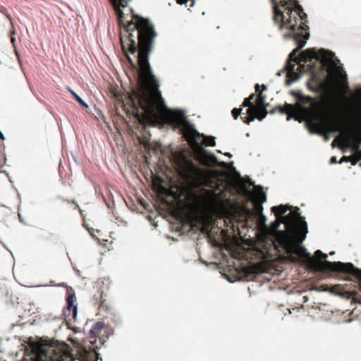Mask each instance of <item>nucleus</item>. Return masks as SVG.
I'll return each mask as SVG.
<instances>
[{
	"mask_svg": "<svg viewBox=\"0 0 361 361\" xmlns=\"http://www.w3.org/2000/svg\"><path fill=\"white\" fill-rule=\"evenodd\" d=\"M130 0H110L123 27L120 33L121 48L124 53L151 54L157 37L154 25L148 19L134 13L133 8L130 19H127L121 8H126Z\"/></svg>",
	"mask_w": 361,
	"mask_h": 361,
	"instance_id": "f257e3e1",
	"label": "nucleus"
},
{
	"mask_svg": "<svg viewBox=\"0 0 361 361\" xmlns=\"http://www.w3.org/2000/svg\"><path fill=\"white\" fill-rule=\"evenodd\" d=\"M184 176L200 185L213 189L205 190L206 202L209 209L219 218H230L233 216L230 207L232 202L227 197L230 189L225 183L219 181L214 171H207L196 166L191 159H184L181 164Z\"/></svg>",
	"mask_w": 361,
	"mask_h": 361,
	"instance_id": "f03ea898",
	"label": "nucleus"
},
{
	"mask_svg": "<svg viewBox=\"0 0 361 361\" xmlns=\"http://www.w3.org/2000/svg\"><path fill=\"white\" fill-rule=\"evenodd\" d=\"M307 23L301 21L298 23H293L292 25H294L293 28H286L289 30V32L285 34L284 37L293 38L298 45L297 48L289 54L286 62L287 77H290L291 75L297 76V74L294 72L295 63L301 61L307 63L311 62L313 59L321 60L324 66L332 63L334 54L324 49L317 51L314 48L307 49L301 52L300 58L297 57V53L305 45L310 37L309 27Z\"/></svg>",
	"mask_w": 361,
	"mask_h": 361,
	"instance_id": "7ed1b4c3",
	"label": "nucleus"
},
{
	"mask_svg": "<svg viewBox=\"0 0 361 361\" xmlns=\"http://www.w3.org/2000/svg\"><path fill=\"white\" fill-rule=\"evenodd\" d=\"M293 95L297 100L295 105L286 103L284 106H277L271 111V114L278 111L281 114L287 115V121L292 118L297 121L304 119L317 129L322 128L326 114L322 102L300 92H293Z\"/></svg>",
	"mask_w": 361,
	"mask_h": 361,
	"instance_id": "20e7f679",
	"label": "nucleus"
},
{
	"mask_svg": "<svg viewBox=\"0 0 361 361\" xmlns=\"http://www.w3.org/2000/svg\"><path fill=\"white\" fill-rule=\"evenodd\" d=\"M283 223L286 231H279L276 240L287 254L298 253L304 255L305 247L300 244L305 239L308 232L305 218L301 216L299 209L294 210L283 217Z\"/></svg>",
	"mask_w": 361,
	"mask_h": 361,
	"instance_id": "39448f33",
	"label": "nucleus"
},
{
	"mask_svg": "<svg viewBox=\"0 0 361 361\" xmlns=\"http://www.w3.org/2000/svg\"><path fill=\"white\" fill-rule=\"evenodd\" d=\"M354 118L355 115L349 109H345L344 114L334 118H330L326 114L322 127L318 130H326L331 133L341 132L342 135L336 137L332 142V145L334 146L336 141L339 140L340 147H343V145L351 147L355 152L359 150L361 144V132L355 126Z\"/></svg>",
	"mask_w": 361,
	"mask_h": 361,
	"instance_id": "423d86ee",
	"label": "nucleus"
},
{
	"mask_svg": "<svg viewBox=\"0 0 361 361\" xmlns=\"http://www.w3.org/2000/svg\"><path fill=\"white\" fill-rule=\"evenodd\" d=\"M305 254L300 255L298 253L287 254L288 258L290 261L295 262L297 261L295 256L300 258H304L307 259V265L311 269L324 272H336L343 274H349L354 276L357 281V285L359 289L361 291V269L355 267L351 263H343L341 262H329L326 260L327 255L323 253L321 250H317L314 252L315 257L318 259H315L310 257L305 249Z\"/></svg>",
	"mask_w": 361,
	"mask_h": 361,
	"instance_id": "0eeeda50",
	"label": "nucleus"
},
{
	"mask_svg": "<svg viewBox=\"0 0 361 361\" xmlns=\"http://www.w3.org/2000/svg\"><path fill=\"white\" fill-rule=\"evenodd\" d=\"M162 119L164 123L171 126L174 130L180 129L185 139L194 145L200 146V140L203 137V145L205 146L214 147L216 145L215 138L212 136H205L198 133L193 126L187 121L183 111L175 109H166L162 114Z\"/></svg>",
	"mask_w": 361,
	"mask_h": 361,
	"instance_id": "6e6552de",
	"label": "nucleus"
},
{
	"mask_svg": "<svg viewBox=\"0 0 361 361\" xmlns=\"http://www.w3.org/2000/svg\"><path fill=\"white\" fill-rule=\"evenodd\" d=\"M273 20L279 29L293 28V23L307 22V16L297 0H271Z\"/></svg>",
	"mask_w": 361,
	"mask_h": 361,
	"instance_id": "1a4fd4ad",
	"label": "nucleus"
},
{
	"mask_svg": "<svg viewBox=\"0 0 361 361\" xmlns=\"http://www.w3.org/2000/svg\"><path fill=\"white\" fill-rule=\"evenodd\" d=\"M109 337V329L105 326L103 322H97L91 330L90 331V343L89 349L96 351L102 346Z\"/></svg>",
	"mask_w": 361,
	"mask_h": 361,
	"instance_id": "9d476101",
	"label": "nucleus"
},
{
	"mask_svg": "<svg viewBox=\"0 0 361 361\" xmlns=\"http://www.w3.org/2000/svg\"><path fill=\"white\" fill-rule=\"evenodd\" d=\"M66 307L63 310V315L67 322L76 321L77 306L74 305L75 295L72 288L67 290Z\"/></svg>",
	"mask_w": 361,
	"mask_h": 361,
	"instance_id": "9b49d317",
	"label": "nucleus"
},
{
	"mask_svg": "<svg viewBox=\"0 0 361 361\" xmlns=\"http://www.w3.org/2000/svg\"><path fill=\"white\" fill-rule=\"evenodd\" d=\"M267 106H255L252 109H247L246 111V115L241 116V119L246 124H250L255 118L259 121H262L267 115Z\"/></svg>",
	"mask_w": 361,
	"mask_h": 361,
	"instance_id": "f8f14e48",
	"label": "nucleus"
},
{
	"mask_svg": "<svg viewBox=\"0 0 361 361\" xmlns=\"http://www.w3.org/2000/svg\"><path fill=\"white\" fill-rule=\"evenodd\" d=\"M256 189L257 191L252 195V202L256 213L260 215L262 214V204L267 200V196L261 186H257Z\"/></svg>",
	"mask_w": 361,
	"mask_h": 361,
	"instance_id": "ddd939ff",
	"label": "nucleus"
},
{
	"mask_svg": "<svg viewBox=\"0 0 361 361\" xmlns=\"http://www.w3.org/2000/svg\"><path fill=\"white\" fill-rule=\"evenodd\" d=\"M197 158L202 165L207 166H213L217 164V159L213 154H210L205 151L203 148L200 147Z\"/></svg>",
	"mask_w": 361,
	"mask_h": 361,
	"instance_id": "4468645a",
	"label": "nucleus"
},
{
	"mask_svg": "<svg viewBox=\"0 0 361 361\" xmlns=\"http://www.w3.org/2000/svg\"><path fill=\"white\" fill-rule=\"evenodd\" d=\"M290 209V207L287 205L281 204L279 206H275L271 208V212L274 213L275 216L277 219H281V221L283 222V217L285 213Z\"/></svg>",
	"mask_w": 361,
	"mask_h": 361,
	"instance_id": "2eb2a0df",
	"label": "nucleus"
},
{
	"mask_svg": "<svg viewBox=\"0 0 361 361\" xmlns=\"http://www.w3.org/2000/svg\"><path fill=\"white\" fill-rule=\"evenodd\" d=\"M255 106H267L266 104V96L263 94L262 92H259L255 99Z\"/></svg>",
	"mask_w": 361,
	"mask_h": 361,
	"instance_id": "dca6fc26",
	"label": "nucleus"
},
{
	"mask_svg": "<svg viewBox=\"0 0 361 361\" xmlns=\"http://www.w3.org/2000/svg\"><path fill=\"white\" fill-rule=\"evenodd\" d=\"M69 92L71 93V94L73 96V97L75 99V100L82 106L87 107V104L71 88H68Z\"/></svg>",
	"mask_w": 361,
	"mask_h": 361,
	"instance_id": "f3484780",
	"label": "nucleus"
},
{
	"mask_svg": "<svg viewBox=\"0 0 361 361\" xmlns=\"http://www.w3.org/2000/svg\"><path fill=\"white\" fill-rule=\"evenodd\" d=\"M242 106L244 107H249L248 109H252L255 108V104L253 103V102H250V99L245 98L243 102Z\"/></svg>",
	"mask_w": 361,
	"mask_h": 361,
	"instance_id": "a211bd4d",
	"label": "nucleus"
},
{
	"mask_svg": "<svg viewBox=\"0 0 361 361\" xmlns=\"http://www.w3.org/2000/svg\"><path fill=\"white\" fill-rule=\"evenodd\" d=\"M231 113L233 118L237 119L238 116L242 114V108H234Z\"/></svg>",
	"mask_w": 361,
	"mask_h": 361,
	"instance_id": "6ab92c4d",
	"label": "nucleus"
},
{
	"mask_svg": "<svg viewBox=\"0 0 361 361\" xmlns=\"http://www.w3.org/2000/svg\"><path fill=\"white\" fill-rule=\"evenodd\" d=\"M352 297H353V300L355 302H358V303L361 304V295L360 294H359L358 293L355 291L352 293Z\"/></svg>",
	"mask_w": 361,
	"mask_h": 361,
	"instance_id": "aec40b11",
	"label": "nucleus"
},
{
	"mask_svg": "<svg viewBox=\"0 0 361 361\" xmlns=\"http://www.w3.org/2000/svg\"><path fill=\"white\" fill-rule=\"evenodd\" d=\"M11 42L13 45V47L14 49V51H15V54H16V56H17L18 59L20 60V55L17 51V49H16V39L14 37H11Z\"/></svg>",
	"mask_w": 361,
	"mask_h": 361,
	"instance_id": "412c9836",
	"label": "nucleus"
},
{
	"mask_svg": "<svg viewBox=\"0 0 361 361\" xmlns=\"http://www.w3.org/2000/svg\"><path fill=\"white\" fill-rule=\"evenodd\" d=\"M67 202H68V203H71V204H75V208H77V209L79 210L80 214L82 216H83V210H82V209H80V206L78 205V204L76 202V201H75V200H71V201H70V200H67Z\"/></svg>",
	"mask_w": 361,
	"mask_h": 361,
	"instance_id": "4be33fe9",
	"label": "nucleus"
},
{
	"mask_svg": "<svg viewBox=\"0 0 361 361\" xmlns=\"http://www.w3.org/2000/svg\"><path fill=\"white\" fill-rule=\"evenodd\" d=\"M350 161H351L350 156H343L340 159L339 163L342 164L343 162H350Z\"/></svg>",
	"mask_w": 361,
	"mask_h": 361,
	"instance_id": "5701e85b",
	"label": "nucleus"
},
{
	"mask_svg": "<svg viewBox=\"0 0 361 361\" xmlns=\"http://www.w3.org/2000/svg\"><path fill=\"white\" fill-rule=\"evenodd\" d=\"M351 157V161H350V162L351 163L352 165L355 166L357 164V163L359 161V160L357 159V158L356 157V156L355 154L350 156Z\"/></svg>",
	"mask_w": 361,
	"mask_h": 361,
	"instance_id": "b1692460",
	"label": "nucleus"
},
{
	"mask_svg": "<svg viewBox=\"0 0 361 361\" xmlns=\"http://www.w3.org/2000/svg\"><path fill=\"white\" fill-rule=\"evenodd\" d=\"M354 154L356 156L359 161L361 160V150H357V152H355Z\"/></svg>",
	"mask_w": 361,
	"mask_h": 361,
	"instance_id": "393cba45",
	"label": "nucleus"
},
{
	"mask_svg": "<svg viewBox=\"0 0 361 361\" xmlns=\"http://www.w3.org/2000/svg\"><path fill=\"white\" fill-rule=\"evenodd\" d=\"M247 99H250V102H252L253 100L255 101V99H256L255 94L254 93H252Z\"/></svg>",
	"mask_w": 361,
	"mask_h": 361,
	"instance_id": "a878e982",
	"label": "nucleus"
},
{
	"mask_svg": "<svg viewBox=\"0 0 361 361\" xmlns=\"http://www.w3.org/2000/svg\"><path fill=\"white\" fill-rule=\"evenodd\" d=\"M330 164H336L338 161H337V159H336V157H332L331 159H330Z\"/></svg>",
	"mask_w": 361,
	"mask_h": 361,
	"instance_id": "bb28decb",
	"label": "nucleus"
},
{
	"mask_svg": "<svg viewBox=\"0 0 361 361\" xmlns=\"http://www.w3.org/2000/svg\"><path fill=\"white\" fill-rule=\"evenodd\" d=\"M16 34V30H15V28H14V26L13 25L12 26V30L10 31V37H13V35Z\"/></svg>",
	"mask_w": 361,
	"mask_h": 361,
	"instance_id": "cd10ccee",
	"label": "nucleus"
},
{
	"mask_svg": "<svg viewBox=\"0 0 361 361\" xmlns=\"http://www.w3.org/2000/svg\"><path fill=\"white\" fill-rule=\"evenodd\" d=\"M6 18L9 20V21H10V23L11 24V26H13V19H12L11 15L10 14H6Z\"/></svg>",
	"mask_w": 361,
	"mask_h": 361,
	"instance_id": "c85d7f7f",
	"label": "nucleus"
},
{
	"mask_svg": "<svg viewBox=\"0 0 361 361\" xmlns=\"http://www.w3.org/2000/svg\"><path fill=\"white\" fill-rule=\"evenodd\" d=\"M189 0H177V2L180 4H185Z\"/></svg>",
	"mask_w": 361,
	"mask_h": 361,
	"instance_id": "c756f323",
	"label": "nucleus"
},
{
	"mask_svg": "<svg viewBox=\"0 0 361 361\" xmlns=\"http://www.w3.org/2000/svg\"><path fill=\"white\" fill-rule=\"evenodd\" d=\"M126 56H127V59H128V61L130 62V64H133V60L126 54Z\"/></svg>",
	"mask_w": 361,
	"mask_h": 361,
	"instance_id": "7c9ffc66",
	"label": "nucleus"
},
{
	"mask_svg": "<svg viewBox=\"0 0 361 361\" xmlns=\"http://www.w3.org/2000/svg\"><path fill=\"white\" fill-rule=\"evenodd\" d=\"M259 87H260V86H259V84H256V85H255V90H256V92H259Z\"/></svg>",
	"mask_w": 361,
	"mask_h": 361,
	"instance_id": "2f4dec72",
	"label": "nucleus"
},
{
	"mask_svg": "<svg viewBox=\"0 0 361 361\" xmlns=\"http://www.w3.org/2000/svg\"><path fill=\"white\" fill-rule=\"evenodd\" d=\"M66 358L69 360L68 361H73V358L71 357L66 356ZM61 361H65V360L62 357Z\"/></svg>",
	"mask_w": 361,
	"mask_h": 361,
	"instance_id": "473e14b6",
	"label": "nucleus"
},
{
	"mask_svg": "<svg viewBox=\"0 0 361 361\" xmlns=\"http://www.w3.org/2000/svg\"><path fill=\"white\" fill-rule=\"evenodd\" d=\"M0 139L4 140V136L3 133L1 131H0Z\"/></svg>",
	"mask_w": 361,
	"mask_h": 361,
	"instance_id": "72a5a7b5",
	"label": "nucleus"
},
{
	"mask_svg": "<svg viewBox=\"0 0 361 361\" xmlns=\"http://www.w3.org/2000/svg\"><path fill=\"white\" fill-rule=\"evenodd\" d=\"M262 90H267V86L265 85H262Z\"/></svg>",
	"mask_w": 361,
	"mask_h": 361,
	"instance_id": "f704fd0d",
	"label": "nucleus"
},
{
	"mask_svg": "<svg viewBox=\"0 0 361 361\" xmlns=\"http://www.w3.org/2000/svg\"><path fill=\"white\" fill-rule=\"evenodd\" d=\"M226 156H228V157H231V154L230 153H227L226 154Z\"/></svg>",
	"mask_w": 361,
	"mask_h": 361,
	"instance_id": "c9c22d12",
	"label": "nucleus"
},
{
	"mask_svg": "<svg viewBox=\"0 0 361 361\" xmlns=\"http://www.w3.org/2000/svg\"><path fill=\"white\" fill-rule=\"evenodd\" d=\"M245 209L246 210V212H250L249 209Z\"/></svg>",
	"mask_w": 361,
	"mask_h": 361,
	"instance_id": "e433bc0d",
	"label": "nucleus"
},
{
	"mask_svg": "<svg viewBox=\"0 0 361 361\" xmlns=\"http://www.w3.org/2000/svg\"><path fill=\"white\" fill-rule=\"evenodd\" d=\"M194 4V1H192L191 6Z\"/></svg>",
	"mask_w": 361,
	"mask_h": 361,
	"instance_id": "4c0bfd02",
	"label": "nucleus"
}]
</instances>
